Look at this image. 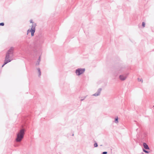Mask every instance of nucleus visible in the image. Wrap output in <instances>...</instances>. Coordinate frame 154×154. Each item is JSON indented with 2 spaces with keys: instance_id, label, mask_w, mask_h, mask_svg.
I'll list each match as a JSON object with an SVG mask.
<instances>
[{
  "instance_id": "f257e3e1",
  "label": "nucleus",
  "mask_w": 154,
  "mask_h": 154,
  "mask_svg": "<svg viewBox=\"0 0 154 154\" xmlns=\"http://www.w3.org/2000/svg\"><path fill=\"white\" fill-rule=\"evenodd\" d=\"M42 37V35L40 32L39 33L36 35L35 37V42L34 43L33 48V49L34 53H32L31 54V55L34 57H35L38 54L37 48L39 46L40 44L43 42Z\"/></svg>"
},
{
  "instance_id": "f03ea898",
  "label": "nucleus",
  "mask_w": 154,
  "mask_h": 154,
  "mask_svg": "<svg viewBox=\"0 0 154 154\" xmlns=\"http://www.w3.org/2000/svg\"><path fill=\"white\" fill-rule=\"evenodd\" d=\"M21 127L22 128L19 131V132L17 134V137L16 139V141L17 142H21L23 139L26 131L25 129L23 128V125H22Z\"/></svg>"
},
{
  "instance_id": "7ed1b4c3",
  "label": "nucleus",
  "mask_w": 154,
  "mask_h": 154,
  "mask_svg": "<svg viewBox=\"0 0 154 154\" xmlns=\"http://www.w3.org/2000/svg\"><path fill=\"white\" fill-rule=\"evenodd\" d=\"M14 50V48L13 47H11L6 53L5 58L7 60L9 59V58L12 57L13 56Z\"/></svg>"
},
{
  "instance_id": "20e7f679",
  "label": "nucleus",
  "mask_w": 154,
  "mask_h": 154,
  "mask_svg": "<svg viewBox=\"0 0 154 154\" xmlns=\"http://www.w3.org/2000/svg\"><path fill=\"white\" fill-rule=\"evenodd\" d=\"M85 70V68H79L76 69L75 72L77 75L79 76L83 73Z\"/></svg>"
},
{
  "instance_id": "39448f33",
  "label": "nucleus",
  "mask_w": 154,
  "mask_h": 154,
  "mask_svg": "<svg viewBox=\"0 0 154 154\" xmlns=\"http://www.w3.org/2000/svg\"><path fill=\"white\" fill-rule=\"evenodd\" d=\"M36 26V23L32 24L31 26V35L32 36H33L34 35V33L35 30V27Z\"/></svg>"
},
{
  "instance_id": "423d86ee",
  "label": "nucleus",
  "mask_w": 154,
  "mask_h": 154,
  "mask_svg": "<svg viewBox=\"0 0 154 154\" xmlns=\"http://www.w3.org/2000/svg\"><path fill=\"white\" fill-rule=\"evenodd\" d=\"M128 73H126L125 74V75L124 76L123 75H120L119 76V78L120 80L122 81H124L127 78V76L128 75Z\"/></svg>"
},
{
  "instance_id": "0eeeda50",
  "label": "nucleus",
  "mask_w": 154,
  "mask_h": 154,
  "mask_svg": "<svg viewBox=\"0 0 154 154\" xmlns=\"http://www.w3.org/2000/svg\"><path fill=\"white\" fill-rule=\"evenodd\" d=\"M102 90V89L101 88H99L97 92L93 94L92 95L94 96H97L99 95L100 94L101 91Z\"/></svg>"
},
{
  "instance_id": "6e6552de",
  "label": "nucleus",
  "mask_w": 154,
  "mask_h": 154,
  "mask_svg": "<svg viewBox=\"0 0 154 154\" xmlns=\"http://www.w3.org/2000/svg\"><path fill=\"white\" fill-rule=\"evenodd\" d=\"M12 59H5V60H4V63L2 66V67L4 66L7 64V63L10 62L11 60Z\"/></svg>"
},
{
  "instance_id": "1a4fd4ad",
  "label": "nucleus",
  "mask_w": 154,
  "mask_h": 154,
  "mask_svg": "<svg viewBox=\"0 0 154 154\" xmlns=\"http://www.w3.org/2000/svg\"><path fill=\"white\" fill-rule=\"evenodd\" d=\"M143 146L144 148L146 149H149V148L147 144L146 143L144 142L143 143Z\"/></svg>"
},
{
  "instance_id": "9d476101",
  "label": "nucleus",
  "mask_w": 154,
  "mask_h": 154,
  "mask_svg": "<svg viewBox=\"0 0 154 154\" xmlns=\"http://www.w3.org/2000/svg\"><path fill=\"white\" fill-rule=\"evenodd\" d=\"M37 70L38 71L39 74H38V76L39 77L41 75V71L40 69L39 68H37Z\"/></svg>"
},
{
  "instance_id": "9b49d317",
  "label": "nucleus",
  "mask_w": 154,
  "mask_h": 154,
  "mask_svg": "<svg viewBox=\"0 0 154 154\" xmlns=\"http://www.w3.org/2000/svg\"><path fill=\"white\" fill-rule=\"evenodd\" d=\"M115 122L116 123H117L118 122V117L116 118L115 119Z\"/></svg>"
},
{
  "instance_id": "f8f14e48",
  "label": "nucleus",
  "mask_w": 154,
  "mask_h": 154,
  "mask_svg": "<svg viewBox=\"0 0 154 154\" xmlns=\"http://www.w3.org/2000/svg\"><path fill=\"white\" fill-rule=\"evenodd\" d=\"M143 151L146 153H148L149 152L148 151L146 150L143 149Z\"/></svg>"
},
{
  "instance_id": "ddd939ff",
  "label": "nucleus",
  "mask_w": 154,
  "mask_h": 154,
  "mask_svg": "<svg viewBox=\"0 0 154 154\" xmlns=\"http://www.w3.org/2000/svg\"><path fill=\"white\" fill-rule=\"evenodd\" d=\"M94 146L95 147H96L98 146V144L97 143L95 142L94 144Z\"/></svg>"
},
{
  "instance_id": "4468645a",
  "label": "nucleus",
  "mask_w": 154,
  "mask_h": 154,
  "mask_svg": "<svg viewBox=\"0 0 154 154\" xmlns=\"http://www.w3.org/2000/svg\"><path fill=\"white\" fill-rule=\"evenodd\" d=\"M137 79H138V81L139 82H143V79H140V78H138Z\"/></svg>"
},
{
  "instance_id": "2eb2a0df",
  "label": "nucleus",
  "mask_w": 154,
  "mask_h": 154,
  "mask_svg": "<svg viewBox=\"0 0 154 154\" xmlns=\"http://www.w3.org/2000/svg\"><path fill=\"white\" fill-rule=\"evenodd\" d=\"M30 32L31 33V29H28L27 32V35H28Z\"/></svg>"
},
{
  "instance_id": "dca6fc26",
  "label": "nucleus",
  "mask_w": 154,
  "mask_h": 154,
  "mask_svg": "<svg viewBox=\"0 0 154 154\" xmlns=\"http://www.w3.org/2000/svg\"><path fill=\"white\" fill-rule=\"evenodd\" d=\"M145 23L144 22H143L142 23V26L143 27H144L145 26Z\"/></svg>"
},
{
  "instance_id": "f3484780",
  "label": "nucleus",
  "mask_w": 154,
  "mask_h": 154,
  "mask_svg": "<svg viewBox=\"0 0 154 154\" xmlns=\"http://www.w3.org/2000/svg\"><path fill=\"white\" fill-rule=\"evenodd\" d=\"M39 63H40V62H38V61H37V62L36 63V64H35V65H36V66H38V65H39Z\"/></svg>"
},
{
  "instance_id": "a211bd4d",
  "label": "nucleus",
  "mask_w": 154,
  "mask_h": 154,
  "mask_svg": "<svg viewBox=\"0 0 154 154\" xmlns=\"http://www.w3.org/2000/svg\"><path fill=\"white\" fill-rule=\"evenodd\" d=\"M5 24L4 23H0V26H3Z\"/></svg>"
},
{
  "instance_id": "6ab92c4d",
  "label": "nucleus",
  "mask_w": 154,
  "mask_h": 154,
  "mask_svg": "<svg viewBox=\"0 0 154 154\" xmlns=\"http://www.w3.org/2000/svg\"><path fill=\"white\" fill-rule=\"evenodd\" d=\"M87 96H85L83 98L81 99V101H83L86 97Z\"/></svg>"
},
{
  "instance_id": "aec40b11",
  "label": "nucleus",
  "mask_w": 154,
  "mask_h": 154,
  "mask_svg": "<svg viewBox=\"0 0 154 154\" xmlns=\"http://www.w3.org/2000/svg\"><path fill=\"white\" fill-rule=\"evenodd\" d=\"M40 61H41V56H39L37 61L40 62Z\"/></svg>"
},
{
  "instance_id": "412c9836",
  "label": "nucleus",
  "mask_w": 154,
  "mask_h": 154,
  "mask_svg": "<svg viewBox=\"0 0 154 154\" xmlns=\"http://www.w3.org/2000/svg\"><path fill=\"white\" fill-rule=\"evenodd\" d=\"M102 153L103 154H107V152L105 151L103 152Z\"/></svg>"
},
{
  "instance_id": "4be33fe9",
  "label": "nucleus",
  "mask_w": 154,
  "mask_h": 154,
  "mask_svg": "<svg viewBox=\"0 0 154 154\" xmlns=\"http://www.w3.org/2000/svg\"><path fill=\"white\" fill-rule=\"evenodd\" d=\"M30 22L31 23H32V24L34 23L32 21V20H30Z\"/></svg>"
},
{
  "instance_id": "5701e85b",
  "label": "nucleus",
  "mask_w": 154,
  "mask_h": 154,
  "mask_svg": "<svg viewBox=\"0 0 154 154\" xmlns=\"http://www.w3.org/2000/svg\"><path fill=\"white\" fill-rule=\"evenodd\" d=\"M121 72L120 70H119V71H118V73H120V72Z\"/></svg>"
},
{
  "instance_id": "b1692460",
  "label": "nucleus",
  "mask_w": 154,
  "mask_h": 154,
  "mask_svg": "<svg viewBox=\"0 0 154 154\" xmlns=\"http://www.w3.org/2000/svg\"><path fill=\"white\" fill-rule=\"evenodd\" d=\"M72 136H74V134H73V133H72Z\"/></svg>"
},
{
  "instance_id": "393cba45",
  "label": "nucleus",
  "mask_w": 154,
  "mask_h": 154,
  "mask_svg": "<svg viewBox=\"0 0 154 154\" xmlns=\"http://www.w3.org/2000/svg\"><path fill=\"white\" fill-rule=\"evenodd\" d=\"M138 129H137L136 130L137 131V130Z\"/></svg>"
},
{
  "instance_id": "a878e982",
  "label": "nucleus",
  "mask_w": 154,
  "mask_h": 154,
  "mask_svg": "<svg viewBox=\"0 0 154 154\" xmlns=\"http://www.w3.org/2000/svg\"><path fill=\"white\" fill-rule=\"evenodd\" d=\"M153 106V107H154V105Z\"/></svg>"
},
{
  "instance_id": "bb28decb",
  "label": "nucleus",
  "mask_w": 154,
  "mask_h": 154,
  "mask_svg": "<svg viewBox=\"0 0 154 154\" xmlns=\"http://www.w3.org/2000/svg\"><path fill=\"white\" fill-rule=\"evenodd\" d=\"M101 154H103L102 153Z\"/></svg>"
}]
</instances>
